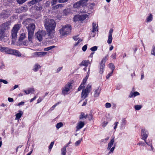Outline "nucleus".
<instances>
[{"instance_id": "nucleus-23", "label": "nucleus", "mask_w": 155, "mask_h": 155, "mask_svg": "<svg viewBox=\"0 0 155 155\" xmlns=\"http://www.w3.org/2000/svg\"><path fill=\"white\" fill-rule=\"evenodd\" d=\"M34 91V89L32 88L28 89L27 91L24 90L23 91L25 92L26 94H28L30 93H32Z\"/></svg>"}, {"instance_id": "nucleus-8", "label": "nucleus", "mask_w": 155, "mask_h": 155, "mask_svg": "<svg viewBox=\"0 0 155 155\" xmlns=\"http://www.w3.org/2000/svg\"><path fill=\"white\" fill-rule=\"evenodd\" d=\"M11 24V22L10 21H7L2 24L0 26V29L5 31V30L9 29Z\"/></svg>"}, {"instance_id": "nucleus-21", "label": "nucleus", "mask_w": 155, "mask_h": 155, "mask_svg": "<svg viewBox=\"0 0 155 155\" xmlns=\"http://www.w3.org/2000/svg\"><path fill=\"white\" fill-rule=\"evenodd\" d=\"M12 55H14L18 57L21 56V53L15 49H13Z\"/></svg>"}, {"instance_id": "nucleus-28", "label": "nucleus", "mask_w": 155, "mask_h": 155, "mask_svg": "<svg viewBox=\"0 0 155 155\" xmlns=\"http://www.w3.org/2000/svg\"><path fill=\"white\" fill-rule=\"evenodd\" d=\"M5 31L0 29V40H2L4 37Z\"/></svg>"}, {"instance_id": "nucleus-4", "label": "nucleus", "mask_w": 155, "mask_h": 155, "mask_svg": "<svg viewBox=\"0 0 155 155\" xmlns=\"http://www.w3.org/2000/svg\"><path fill=\"white\" fill-rule=\"evenodd\" d=\"M21 27L20 24H17L15 25L13 27L11 31L12 39L15 40L17 37V34L18 31Z\"/></svg>"}, {"instance_id": "nucleus-55", "label": "nucleus", "mask_w": 155, "mask_h": 155, "mask_svg": "<svg viewBox=\"0 0 155 155\" xmlns=\"http://www.w3.org/2000/svg\"><path fill=\"white\" fill-rule=\"evenodd\" d=\"M82 41V40L81 39H79L78 42H77L74 45V46H77L80 43L81 41Z\"/></svg>"}, {"instance_id": "nucleus-7", "label": "nucleus", "mask_w": 155, "mask_h": 155, "mask_svg": "<svg viewBox=\"0 0 155 155\" xmlns=\"http://www.w3.org/2000/svg\"><path fill=\"white\" fill-rule=\"evenodd\" d=\"M72 83H70L66 84L62 89V93L64 95L68 94V92L72 88Z\"/></svg>"}, {"instance_id": "nucleus-59", "label": "nucleus", "mask_w": 155, "mask_h": 155, "mask_svg": "<svg viewBox=\"0 0 155 155\" xmlns=\"http://www.w3.org/2000/svg\"><path fill=\"white\" fill-rule=\"evenodd\" d=\"M137 145H141L142 146H144L145 145V143L143 141H140L137 144Z\"/></svg>"}, {"instance_id": "nucleus-41", "label": "nucleus", "mask_w": 155, "mask_h": 155, "mask_svg": "<svg viewBox=\"0 0 155 155\" xmlns=\"http://www.w3.org/2000/svg\"><path fill=\"white\" fill-rule=\"evenodd\" d=\"M25 37V34L23 33L21 35V36L19 38L20 41L23 40Z\"/></svg>"}, {"instance_id": "nucleus-19", "label": "nucleus", "mask_w": 155, "mask_h": 155, "mask_svg": "<svg viewBox=\"0 0 155 155\" xmlns=\"http://www.w3.org/2000/svg\"><path fill=\"white\" fill-rule=\"evenodd\" d=\"M140 94L139 92L137 91H135L134 92H131L129 95V97L130 98H131L138 95H139Z\"/></svg>"}, {"instance_id": "nucleus-51", "label": "nucleus", "mask_w": 155, "mask_h": 155, "mask_svg": "<svg viewBox=\"0 0 155 155\" xmlns=\"http://www.w3.org/2000/svg\"><path fill=\"white\" fill-rule=\"evenodd\" d=\"M58 0H52L51 4L52 5H55Z\"/></svg>"}, {"instance_id": "nucleus-22", "label": "nucleus", "mask_w": 155, "mask_h": 155, "mask_svg": "<svg viewBox=\"0 0 155 155\" xmlns=\"http://www.w3.org/2000/svg\"><path fill=\"white\" fill-rule=\"evenodd\" d=\"M42 0H32V1L29 2L28 3L30 5H34L38 3H39Z\"/></svg>"}, {"instance_id": "nucleus-27", "label": "nucleus", "mask_w": 155, "mask_h": 155, "mask_svg": "<svg viewBox=\"0 0 155 155\" xmlns=\"http://www.w3.org/2000/svg\"><path fill=\"white\" fill-rule=\"evenodd\" d=\"M81 6H83L85 5L87 2V0H81L80 1Z\"/></svg>"}, {"instance_id": "nucleus-58", "label": "nucleus", "mask_w": 155, "mask_h": 155, "mask_svg": "<svg viewBox=\"0 0 155 155\" xmlns=\"http://www.w3.org/2000/svg\"><path fill=\"white\" fill-rule=\"evenodd\" d=\"M116 53H113L111 55V57L113 59H115L116 58Z\"/></svg>"}, {"instance_id": "nucleus-40", "label": "nucleus", "mask_w": 155, "mask_h": 155, "mask_svg": "<svg viewBox=\"0 0 155 155\" xmlns=\"http://www.w3.org/2000/svg\"><path fill=\"white\" fill-rule=\"evenodd\" d=\"M109 68L112 70V71H114L115 68V66L112 63H110L109 64Z\"/></svg>"}, {"instance_id": "nucleus-50", "label": "nucleus", "mask_w": 155, "mask_h": 155, "mask_svg": "<svg viewBox=\"0 0 155 155\" xmlns=\"http://www.w3.org/2000/svg\"><path fill=\"white\" fill-rule=\"evenodd\" d=\"M105 106L106 108H108L110 107H111V104L110 103H107L105 104Z\"/></svg>"}, {"instance_id": "nucleus-32", "label": "nucleus", "mask_w": 155, "mask_h": 155, "mask_svg": "<svg viewBox=\"0 0 155 155\" xmlns=\"http://www.w3.org/2000/svg\"><path fill=\"white\" fill-rule=\"evenodd\" d=\"M96 23L93 22L92 24V30L91 31L93 33H95L96 29Z\"/></svg>"}, {"instance_id": "nucleus-61", "label": "nucleus", "mask_w": 155, "mask_h": 155, "mask_svg": "<svg viewBox=\"0 0 155 155\" xmlns=\"http://www.w3.org/2000/svg\"><path fill=\"white\" fill-rule=\"evenodd\" d=\"M5 47H2L1 45H0V51L2 52H3Z\"/></svg>"}, {"instance_id": "nucleus-35", "label": "nucleus", "mask_w": 155, "mask_h": 155, "mask_svg": "<svg viewBox=\"0 0 155 155\" xmlns=\"http://www.w3.org/2000/svg\"><path fill=\"white\" fill-rule=\"evenodd\" d=\"M81 7L80 1L77 2L74 4V7L75 8H78Z\"/></svg>"}, {"instance_id": "nucleus-33", "label": "nucleus", "mask_w": 155, "mask_h": 155, "mask_svg": "<svg viewBox=\"0 0 155 155\" xmlns=\"http://www.w3.org/2000/svg\"><path fill=\"white\" fill-rule=\"evenodd\" d=\"M91 89V85L89 84L86 87V89H84L86 90V91L89 92V93L90 92Z\"/></svg>"}, {"instance_id": "nucleus-53", "label": "nucleus", "mask_w": 155, "mask_h": 155, "mask_svg": "<svg viewBox=\"0 0 155 155\" xmlns=\"http://www.w3.org/2000/svg\"><path fill=\"white\" fill-rule=\"evenodd\" d=\"M87 48V45H85L82 48V50L84 51H85Z\"/></svg>"}, {"instance_id": "nucleus-11", "label": "nucleus", "mask_w": 155, "mask_h": 155, "mask_svg": "<svg viewBox=\"0 0 155 155\" xmlns=\"http://www.w3.org/2000/svg\"><path fill=\"white\" fill-rule=\"evenodd\" d=\"M141 135L142 137V139L146 142V140L147 139L148 135V132L145 129H142Z\"/></svg>"}, {"instance_id": "nucleus-9", "label": "nucleus", "mask_w": 155, "mask_h": 155, "mask_svg": "<svg viewBox=\"0 0 155 155\" xmlns=\"http://www.w3.org/2000/svg\"><path fill=\"white\" fill-rule=\"evenodd\" d=\"M10 12L6 10L3 11L0 14V19H6L10 16Z\"/></svg>"}, {"instance_id": "nucleus-3", "label": "nucleus", "mask_w": 155, "mask_h": 155, "mask_svg": "<svg viewBox=\"0 0 155 155\" xmlns=\"http://www.w3.org/2000/svg\"><path fill=\"white\" fill-rule=\"evenodd\" d=\"M62 28L59 30L60 35L64 36L69 34L71 30V26L70 25H62Z\"/></svg>"}, {"instance_id": "nucleus-37", "label": "nucleus", "mask_w": 155, "mask_h": 155, "mask_svg": "<svg viewBox=\"0 0 155 155\" xmlns=\"http://www.w3.org/2000/svg\"><path fill=\"white\" fill-rule=\"evenodd\" d=\"M112 36L108 35L107 42L109 44H111L112 42Z\"/></svg>"}, {"instance_id": "nucleus-2", "label": "nucleus", "mask_w": 155, "mask_h": 155, "mask_svg": "<svg viewBox=\"0 0 155 155\" xmlns=\"http://www.w3.org/2000/svg\"><path fill=\"white\" fill-rule=\"evenodd\" d=\"M22 24L25 25L28 32V39L29 41L31 42L33 38L34 33L35 26L33 23L29 24L28 19H27L23 22Z\"/></svg>"}, {"instance_id": "nucleus-20", "label": "nucleus", "mask_w": 155, "mask_h": 155, "mask_svg": "<svg viewBox=\"0 0 155 155\" xmlns=\"http://www.w3.org/2000/svg\"><path fill=\"white\" fill-rule=\"evenodd\" d=\"M41 66H40L38 63H36L34 65L33 70L35 72H36L38 71L39 68H41Z\"/></svg>"}, {"instance_id": "nucleus-1", "label": "nucleus", "mask_w": 155, "mask_h": 155, "mask_svg": "<svg viewBox=\"0 0 155 155\" xmlns=\"http://www.w3.org/2000/svg\"><path fill=\"white\" fill-rule=\"evenodd\" d=\"M44 23L45 28L47 32L48 38H52L56 25L55 21L53 19H46L45 20Z\"/></svg>"}, {"instance_id": "nucleus-43", "label": "nucleus", "mask_w": 155, "mask_h": 155, "mask_svg": "<svg viewBox=\"0 0 155 155\" xmlns=\"http://www.w3.org/2000/svg\"><path fill=\"white\" fill-rule=\"evenodd\" d=\"M142 107V106L140 105H135L134 106V108L136 110H140Z\"/></svg>"}, {"instance_id": "nucleus-29", "label": "nucleus", "mask_w": 155, "mask_h": 155, "mask_svg": "<svg viewBox=\"0 0 155 155\" xmlns=\"http://www.w3.org/2000/svg\"><path fill=\"white\" fill-rule=\"evenodd\" d=\"M89 62V60L83 61L81 63V64L82 65L87 66Z\"/></svg>"}, {"instance_id": "nucleus-17", "label": "nucleus", "mask_w": 155, "mask_h": 155, "mask_svg": "<svg viewBox=\"0 0 155 155\" xmlns=\"http://www.w3.org/2000/svg\"><path fill=\"white\" fill-rule=\"evenodd\" d=\"M101 88L100 87H98L97 89L94 91V96L95 97H97L99 96L101 91Z\"/></svg>"}, {"instance_id": "nucleus-16", "label": "nucleus", "mask_w": 155, "mask_h": 155, "mask_svg": "<svg viewBox=\"0 0 155 155\" xmlns=\"http://www.w3.org/2000/svg\"><path fill=\"white\" fill-rule=\"evenodd\" d=\"M89 93L86 91V90L83 89L81 94V97L83 99H84L87 97Z\"/></svg>"}, {"instance_id": "nucleus-64", "label": "nucleus", "mask_w": 155, "mask_h": 155, "mask_svg": "<svg viewBox=\"0 0 155 155\" xmlns=\"http://www.w3.org/2000/svg\"><path fill=\"white\" fill-rule=\"evenodd\" d=\"M24 103H25V102H24L22 101L20 103H18V106H20L21 105H23Z\"/></svg>"}, {"instance_id": "nucleus-36", "label": "nucleus", "mask_w": 155, "mask_h": 155, "mask_svg": "<svg viewBox=\"0 0 155 155\" xmlns=\"http://www.w3.org/2000/svg\"><path fill=\"white\" fill-rule=\"evenodd\" d=\"M63 6L62 4H58L56 5L53 6V8L54 9H56L59 8H61Z\"/></svg>"}, {"instance_id": "nucleus-15", "label": "nucleus", "mask_w": 155, "mask_h": 155, "mask_svg": "<svg viewBox=\"0 0 155 155\" xmlns=\"http://www.w3.org/2000/svg\"><path fill=\"white\" fill-rule=\"evenodd\" d=\"M13 49L7 47H5L3 52L7 54H12Z\"/></svg>"}, {"instance_id": "nucleus-62", "label": "nucleus", "mask_w": 155, "mask_h": 155, "mask_svg": "<svg viewBox=\"0 0 155 155\" xmlns=\"http://www.w3.org/2000/svg\"><path fill=\"white\" fill-rule=\"evenodd\" d=\"M68 0H58V2L59 3H64L67 2Z\"/></svg>"}, {"instance_id": "nucleus-56", "label": "nucleus", "mask_w": 155, "mask_h": 155, "mask_svg": "<svg viewBox=\"0 0 155 155\" xmlns=\"http://www.w3.org/2000/svg\"><path fill=\"white\" fill-rule=\"evenodd\" d=\"M113 31V29L112 28H111L110 29L109 32V35L112 36Z\"/></svg>"}, {"instance_id": "nucleus-46", "label": "nucleus", "mask_w": 155, "mask_h": 155, "mask_svg": "<svg viewBox=\"0 0 155 155\" xmlns=\"http://www.w3.org/2000/svg\"><path fill=\"white\" fill-rule=\"evenodd\" d=\"M109 138V137H107L106 138L104 139H102L101 140V142H104V143H106L107 142V140H108Z\"/></svg>"}, {"instance_id": "nucleus-6", "label": "nucleus", "mask_w": 155, "mask_h": 155, "mask_svg": "<svg viewBox=\"0 0 155 155\" xmlns=\"http://www.w3.org/2000/svg\"><path fill=\"white\" fill-rule=\"evenodd\" d=\"M46 35V33L45 31H39L36 33L35 37H36L38 41H41L42 40L43 37L45 36Z\"/></svg>"}, {"instance_id": "nucleus-60", "label": "nucleus", "mask_w": 155, "mask_h": 155, "mask_svg": "<svg viewBox=\"0 0 155 155\" xmlns=\"http://www.w3.org/2000/svg\"><path fill=\"white\" fill-rule=\"evenodd\" d=\"M87 118H88L89 119V120H92V119L93 118V117L92 115V114H90L89 115H88V117Z\"/></svg>"}, {"instance_id": "nucleus-54", "label": "nucleus", "mask_w": 155, "mask_h": 155, "mask_svg": "<svg viewBox=\"0 0 155 155\" xmlns=\"http://www.w3.org/2000/svg\"><path fill=\"white\" fill-rule=\"evenodd\" d=\"M113 72V71H111V72H110V73L108 74H107V75L106 76V78L107 79H108L112 75Z\"/></svg>"}, {"instance_id": "nucleus-45", "label": "nucleus", "mask_w": 155, "mask_h": 155, "mask_svg": "<svg viewBox=\"0 0 155 155\" xmlns=\"http://www.w3.org/2000/svg\"><path fill=\"white\" fill-rule=\"evenodd\" d=\"M97 49V47L96 46H94L90 48V50L92 51H95Z\"/></svg>"}, {"instance_id": "nucleus-47", "label": "nucleus", "mask_w": 155, "mask_h": 155, "mask_svg": "<svg viewBox=\"0 0 155 155\" xmlns=\"http://www.w3.org/2000/svg\"><path fill=\"white\" fill-rule=\"evenodd\" d=\"M82 140V138L80 139V140H79L78 141H77L75 143V145L76 146H78L80 143L81 142V141Z\"/></svg>"}, {"instance_id": "nucleus-63", "label": "nucleus", "mask_w": 155, "mask_h": 155, "mask_svg": "<svg viewBox=\"0 0 155 155\" xmlns=\"http://www.w3.org/2000/svg\"><path fill=\"white\" fill-rule=\"evenodd\" d=\"M8 101L9 102H13L14 101L13 99L10 97H8Z\"/></svg>"}, {"instance_id": "nucleus-48", "label": "nucleus", "mask_w": 155, "mask_h": 155, "mask_svg": "<svg viewBox=\"0 0 155 155\" xmlns=\"http://www.w3.org/2000/svg\"><path fill=\"white\" fill-rule=\"evenodd\" d=\"M84 87V88L85 87L83 85V84H81L78 88V91H80L82 88Z\"/></svg>"}, {"instance_id": "nucleus-31", "label": "nucleus", "mask_w": 155, "mask_h": 155, "mask_svg": "<svg viewBox=\"0 0 155 155\" xmlns=\"http://www.w3.org/2000/svg\"><path fill=\"white\" fill-rule=\"evenodd\" d=\"M127 123V120L125 118L122 120V122L121 124V126L124 127L125 126Z\"/></svg>"}, {"instance_id": "nucleus-44", "label": "nucleus", "mask_w": 155, "mask_h": 155, "mask_svg": "<svg viewBox=\"0 0 155 155\" xmlns=\"http://www.w3.org/2000/svg\"><path fill=\"white\" fill-rule=\"evenodd\" d=\"M54 144V142H52L51 143L49 147V150L50 151L51 149Z\"/></svg>"}, {"instance_id": "nucleus-26", "label": "nucleus", "mask_w": 155, "mask_h": 155, "mask_svg": "<svg viewBox=\"0 0 155 155\" xmlns=\"http://www.w3.org/2000/svg\"><path fill=\"white\" fill-rule=\"evenodd\" d=\"M68 147V145L64 146V147H63L61 149V154L62 155H65L66 153V147Z\"/></svg>"}, {"instance_id": "nucleus-13", "label": "nucleus", "mask_w": 155, "mask_h": 155, "mask_svg": "<svg viewBox=\"0 0 155 155\" xmlns=\"http://www.w3.org/2000/svg\"><path fill=\"white\" fill-rule=\"evenodd\" d=\"M28 9L27 5H25L24 6L20 7L18 9V12L19 13H22V12H25L27 11Z\"/></svg>"}, {"instance_id": "nucleus-42", "label": "nucleus", "mask_w": 155, "mask_h": 155, "mask_svg": "<svg viewBox=\"0 0 155 155\" xmlns=\"http://www.w3.org/2000/svg\"><path fill=\"white\" fill-rule=\"evenodd\" d=\"M55 47L54 46H51L44 48V50L45 51H48L51 50Z\"/></svg>"}, {"instance_id": "nucleus-10", "label": "nucleus", "mask_w": 155, "mask_h": 155, "mask_svg": "<svg viewBox=\"0 0 155 155\" xmlns=\"http://www.w3.org/2000/svg\"><path fill=\"white\" fill-rule=\"evenodd\" d=\"M86 15H76L74 18V21H83L86 19Z\"/></svg>"}, {"instance_id": "nucleus-12", "label": "nucleus", "mask_w": 155, "mask_h": 155, "mask_svg": "<svg viewBox=\"0 0 155 155\" xmlns=\"http://www.w3.org/2000/svg\"><path fill=\"white\" fill-rule=\"evenodd\" d=\"M47 52H35L34 53V56L35 57H41L46 54Z\"/></svg>"}, {"instance_id": "nucleus-39", "label": "nucleus", "mask_w": 155, "mask_h": 155, "mask_svg": "<svg viewBox=\"0 0 155 155\" xmlns=\"http://www.w3.org/2000/svg\"><path fill=\"white\" fill-rule=\"evenodd\" d=\"M63 124L62 122L58 123L56 125V128L58 129H59L61 127H62L63 126Z\"/></svg>"}, {"instance_id": "nucleus-5", "label": "nucleus", "mask_w": 155, "mask_h": 155, "mask_svg": "<svg viewBox=\"0 0 155 155\" xmlns=\"http://www.w3.org/2000/svg\"><path fill=\"white\" fill-rule=\"evenodd\" d=\"M108 55H106L101 60L99 66V72L102 74L105 68V64L107 60L108 59Z\"/></svg>"}, {"instance_id": "nucleus-49", "label": "nucleus", "mask_w": 155, "mask_h": 155, "mask_svg": "<svg viewBox=\"0 0 155 155\" xmlns=\"http://www.w3.org/2000/svg\"><path fill=\"white\" fill-rule=\"evenodd\" d=\"M115 149V146H114L112 148H111L110 150V151L108 153V155L110 153H113V152L114 151V149Z\"/></svg>"}, {"instance_id": "nucleus-57", "label": "nucleus", "mask_w": 155, "mask_h": 155, "mask_svg": "<svg viewBox=\"0 0 155 155\" xmlns=\"http://www.w3.org/2000/svg\"><path fill=\"white\" fill-rule=\"evenodd\" d=\"M118 122H116L114 124V130H116V129L117 128V126L118 125Z\"/></svg>"}, {"instance_id": "nucleus-14", "label": "nucleus", "mask_w": 155, "mask_h": 155, "mask_svg": "<svg viewBox=\"0 0 155 155\" xmlns=\"http://www.w3.org/2000/svg\"><path fill=\"white\" fill-rule=\"evenodd\" d=\"M84 125V122L82 121H80L77 124V125L76 127L77 130H78L81 128H82Z\"/></svg>"}, {"instance_id": "nucleus-18", "label": "nucleus", "mask_w": 155, "mask_h": 155, "mask_svg": "<svg viewBox=\"0 0 155 155\" xmlns=\"http://www.w3.org/2000/svg\"><path fill=\"white\" fill-rule=\"evenodd\" d=\"M114 138H113L108 143V147L107 148V150H109L110 149L114 144Z\"/></svg>"}, {"instance_id": "nucleus-38", "label": "nucleus", "mask_w": 155, "mask_h": 155, "mask_svg": "<svg viewBox=\"0 0 155 155\" xmlns=\"http://www.w3.org/2000/svg\"><path fill=\"white\" fill-rule=\"evenodd\" d=\"M88 117V115L86 114V115H84V114L83 113H81V115L80 117V119H82L83 118H86Z\"/></svg>"}, {"instance_id": "nucleus-52", "label": "nucleus", "mask_w": 155, "mask_h": 155, "mask_svg": "<svg viewBox=\"0 0 155 155\" xmlns=\"http://www.w3.org/2000/svg\"><path fill=\"white\" fill-rule=\"evenodd\" d=\"M0 82L3 83L5 84H7L8 83V82L7 81L2 79H0Z\"/></svg>"}, {"instance_id": "nucleus-24", "label": "nucleus", "mask_w": 155, "mask_h": 155, "mask_svg": "<svg viewBox=\"0 0 155 155\" xmlns=\"http://www.w3.org/2000/svg\"><path fill=\"white\" fill-rule=\"evenodd\" d=\"M23 114V113L22 111L19 110V111L18 113L17 114L16 116L15 119L17 120L20 118Z\"/></svg>"}, {"instance_id": "nucleus-34", "label": "nucleus", "mask_w": 155, "mask_h": 155, "mask_svg": "<svg viewBox=\"0 0 155 155\" xmlns=\"http://www.w3.org/2000/svg\"><path fill=\"white\" fill-rule=\"evenodd\" d=\"M151 54V55L155 56V46L154 45H153L152 47Z\"/></svg>"}, {"instance_id": "nucleus-30", "label": "nucleus", "mask_w": 155, "mask_h": 155, "mask_svg": "<svg viewBox=\"0 0 155 155\" xmlns=\"http://www.w3.org/2000/svg\"><path fill=\"white\" fill-rule=\"evenodd\" d=\"M146 143V144H147L148 146H150L151 147V149L153 150V148L152 146V140H149V141L148 142H147L146 141V142H145Z\"/></svg>"}, {"instance_id": "nucleus-25", "label": "nucleus", "mask_w": 155, "mask_h": 155, "mask_svg": "<svg viewBox=\"0 0 155 155\" xmlns=\"http://www.w3.org/2000/svg\"><path fill=\"white\" fill-rule=\"evenodd\" d=\"M153 19V16L151 14H150L146 19L147 22H149L151 21Z\"/></svg>"}]
</instances>
